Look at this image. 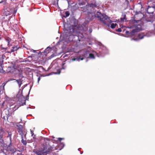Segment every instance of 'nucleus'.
<instances>
[{
	"label": "nucleus",
	"instance_id": "603ef678",
	"mask_svg": "<svg viewBox=\"0 0 155 155\" xmlns=\"http://www.w3.org/2000/svg\"><path fill=\"white\" fill-rule=\"evenodd\" d=\"M35 51H35V50H33V52H35Z\"/></svg>",
	"mask_w": 155,
	"mask_h": 155
},
{
	"label": "nucleus",
	"instance_id": "49530a36",
	"mask_svg": "<svg viewBox=\"0 0 155 155\" xmlns=\"http://www.w3.org/2000/svg\"><path fill=\"white\" fill-rule=\"evenodd\" d=\"M80 5H83V4L82 3H81L80 4H79Z\"/></svg>",
	"mask_w": 155,
	"mask_h": 155
},
{
	"label": "nucleus",
	"instance_id": "c85d7f7f",
	"mask_svg": "<svg viewBox=\"0 0 155 155\" xmlns=\"http://www.w3.org/2000/svg\"><path fill=\"white\" fill-rule=\"evenodd\" d=\"M32 85L30 86V89L29 92H28V94L26 96V100H28V99L29 95V94H30V92L31 90L32 87Z\"/></svg>",
	"mask_w": 155,
	"mask_h": 155
},
{
	"label": "nucleus",
	"instance_id": "864d4df0",
	"mask_svg": "<svg viewBox=\"0 0 155 155\" xmlns=\"http://www.w3.org/2000/svg\"><path fill=\"white\" fill-rule=\"evenodd\" d=\"M4 103V102L2 103V105H3H3Z\"/></svg>",
	"mask_w": 155,
	"mask_h": 155
},
{
	"label": "nucleus",
	"instance_id": "a878e982",
	"mask_svg": "<svg viewBox=\"0 0 155 155\" xmlns=\"http://www.w3.org/2000/svg\"><path fill=\"white\" fill-rule=\"evenodd\" d=\"M110 27L111 28L113 29L117 26V24L116 23H111L110 25Z\"/></svg>",
	"mask_w": 155,
	"mask_h": 155
},
{
	"label": "nucleus",
	"instance_id": "37998d69",
	"mask_svg": "<svg viewBox=\"0 0 155 155\" xmlns=\"http://www.w3.org/2000/svg\"><path fill=\"white\" fill-rule=\"evenodd\" d=\"M35 137V135H33V137H32L33 139H36Z\"/></svg>",
	"mask_w": 155,
	"mask_h": 155
},
{
	"label": "nucleus",
	"instance_id": "f03ea898",
	"mask_svg": "<svg viewBox=\"0 0 155 155\" xmlns=\"http://www.w3.org/2000/svg\"><path fill=\"white\" fill-rule=\"evenodd\" d=\"M143 23L140 20H135L132 19L129 22V25L128 28H133L131 30L128 31L124 29L122 31L125 34V36L126 37H131L136 36L137 33L143 30L142 26Z\"/></svg>",
	"mask_w": 155,
	"mask_h": 155
},
{
	"label": "nucleus",
	"instance_id": "f3484780",
	"mask_svg": "<svg viewBox=\"0 0 155 155\" xmlns=\"http://www.w3.org/2000/svg\"><path fill=\"white\" fill-rule=\"evenodd\" d=\"M14 104H12L11 105H10V104L9 105V106L10 107V108H12V110L13 111H15L19 107L18 105H15L14 106Z\"/></svg>",
	"mask_w": 155,
	"mask_h": 155
},
{
	"label": "nucleus",
	"instance_id": "72a5a7b5",
	"mask_svg": "<svg viewBox=\"0 0 155 155\" xmlns=\"http://www.w3.org/2000/svg\"><path fill=\"white\" fill-rule=\"evenodd\" d=\"M44 76H42V75H41L40 76H39V77L38 78V84H39V81L40 80V79H41V77H44Z\"/></svg>",
	"mask_w": 155,
	"mask_h": 155
},
{
	"label": "nucleus",
	"instance_id": "412c9836",
	"mask_svg": "<svg viewBox=\"0 0 155 155\" xmlns=\"http://www.w3.org/2000/svg\"><path fill=\"white\" fill-rule=\"evenodd\" d=\"M121 28H119L117 29H116V31L118 32H121L122 31V29H123V28L124 27V26L123 25H121Z\"/></svg>",
	"mask_w": 155,
	"mask_h": 155
},
{
	"label": "nucleus",
	"instance_id": "4c0bfd02",
	"mask_svg": "<svg viewBox=\"0 0 155 155\" xmlns=\"http://www.w3.org/2000/svg\"><path fill=\"white\" fill-rule=\"evenodd\" d=\"M64 138H58V140H59V141L61 142V141L63 139H64Z\"/></svg>",
	"mask_w": 155,
	"mask_h": 155
},
{
	"label": "nucleus",
	"instance_id": "393cba45",
	"mask_svg": "<svg viewBox=\"0 0 155 155\" xmlns=\"http://www.w3.org/2000/svg\"><path fill=\"white\" fill-rule=\"evenodd\" d=\"M125 4L127 5V7H130V5L129 1L128 0H125Z\"/></svg>",
	"mask_w": 155,
	"mask_h": 155
},
{
	"label": "nucleus",
	"instance_id": "1a4fd4ad",
	"mask_svg": "<svg viewBox=\"0 0 155 155\" xmlns=\"http://www.w3.org/2000/svg\"><path fill=\"white\" fill-rule=\"evenodd\" d=\"M97 5L96 4L95 2L94 1L93 3H89L87 2V5L84 7V10L87 11L88 9L89 10V11H91L92 12V9L96 7Z\"/></svg>",
	"mask_w": 155,
	"mask_h": 155
},
{
	"label": "nucleus",
	"instance_id": "c9c22d12",
	"mask_svg": "<svg viewBox=\"0 0 155 155\" xmlns=\"http://www.w3.org/2000/svg\"><path fill=\"white\" fill-rule=\"evenodd\" d=\"M31 131V137H33V135H35L34 133V131L32 130L31 129L30 130Z\"/></svg>",
	"mask_w": 155,
	"mask_h": 155
},
{
	"label": "nucleus",
	"instance_id": "a18cd8bd",
	"mask_svg": "<svg viewBox=\"0 0 155 155\" xmlns=\"http://www.w3.org/2000/svg\"><path fill=\"white\" fill-rule=\"evenodd\" d=\"M48 48L49 49H51V48H50L49 47H47V48L45 50H47V49H48Z\"/></svg>",
	"mask_w": 155,
	"mask_h": 155
},
{
	"label": "nucleus",
	"instance_id": "39448f33",
	"mask_svg": "<svg viewBox=\"0 0 155 155\" xmlns=\"http://www.w3.org/2000/svg\"><path fill=\"white\" fill-rule=\"evenodd\" d=\"M8 135L7 137L9 138L10 142L9 144L7 145V149L8 151H10L12 154H14L17 150V149L14 146L12 143V133L11 131L7 132Z\"/></svg>",
	"mask_w": 155,
	"mask_h": 155
},
{
	"label": "nucleus",
	"instance_id": "f8f14e48",
	"mask_svg": "<svg viewBox=\"0 0 155 155\" xmlns=\"http://www.w3.org/2000/svg\"><path fill=\"white\" fill-rule=\"evenodd\" d=\"M18 101L19 102V104L20 105V106L24 105L26 104V100L25 98L21 97L18 98Z\"/></svg>",
	"mask_w": 155,
	"mask_h": 155
},
{
	"label": "nucleus",
	"instance_id": "bb28decb",
	"mask_svg": "<svg viewBox=\"0 0 155 155\" xmlns=\"http://www.w3.org/2000/svg\"><path fill=\"white\" fill-rule=\"evenodd\" d=\"M11 39L10 38H9L8 39H6V41L8 42V47H10L11 46V45H10V42L11 41Z\"/></svg>",
	"mask_w": 155,
	"mask_h": 155
},
{
	"label": "nucleus",
	"instance_id": "a19ab883",
	"mask_svg": "<svg viewBox=\"0 0 155 155\" xmlns=\"http://www.w3.org/2000/svg\"><path fill=\"white\" fill-rule=\"evenodd\" d=\"M44 139H45V140L48 141L49 140V139L48 138H45Z\"/></svg>",
	"mask_w": 155,
	"mask_h": 155
},
{
	"label": "nucleus",
	"instance_id": "9b49d317",
	"mask_svg": "<svg viewBox=\"0 0 155 155\" xmlns=\"http://www.w3.org/2000/svg\"><path fill=\"white\" fill-rule=\"evenodd\" d=\"M16 126L18 127V132L19 133L21 136H23V126L22 125L19 124V123H17L15 124Z\"/></svg>",
	"mask_w": 155,
	"mask_h": 155
},
{
	"label": "nucleus",
	"instance_id": "9d476101",
	"mask_svg": "<svg viewBox=\"0 0 155 155\" xmlns=\"http://www.w3.org/2000/svg\"><path fill=\"white\" fill-rule=\"evenodd\" d=\"M151 35V34L149 32L147 33L146 34H145L143 33H141L138 34V38H131V40H134L135 41H137L139 39H143L144 37H150Z\"/></svg>",
	"mask_w": 155,
	"mask_h": 155
},
{
	"label": "nucleus",
	"instance_id": "5701e85b",
	"mask_svg": "<svg viewBox=\"0 0 155 155\" xmlns=\"http://www.w3.org/2000/svg\"><path fill=\"white\" fill-rule=\"evenodd\" d=\"M10 110H11V108H9V109L8 110V114L7 115H6V119H7V120H8V117L11 115V113H9Z\"/></svg>",
	"mask_w": 155,
	"mask_h": 155
},
{
	"label": "nucleus",
	"instance_id": "e433bc0d",
	"mask_svg": "<svg viewBox=\"0 0 155 155\" xmlns=\"http://www.w3.org/2000/svg\"><path fill=\"white\" fill-rule=\"evenodd\" d=\"M2 119L4 120V121L5 120H7L6 118V116H3V117H2Z\"/></svg>",
	"mask_w": 155,
	"mask_h": 155
},
{
	"label": "nucleus",
	"instance_id": "69168bd1",
	"mask_svg": "<svg viewBox=\"0 0 155 155\" xmlns=\"http://www.w3.org/2000/svg\"><path fill=\"white\" fill-rule=\"evenodd\" d=\"M85 0L87 2V0Z\"/></svg>",
	"mask_w": 155,
	"mask_h": 155
},
{
	"label": "nucleus",
	"instance_id": "b1692460",
	"mask_svg": "<svg viewBox=\"0 0 155 155\" xmlns=\"http://www.w3.org/2000/svg\"><path fill=\"white\" fill-rule=\"evenodd\" d=\"M21 138H22V140H21V143L23 144L25 146L27 144V142L26 140H24L23 139V136L22 137L21 136Z\"/></svg>",
	"mask_w": 155,
	"mask_h": 155
},
{
	"label": "nucleus",
	"instance_id": "0e129e2a",
	"mask_svg": "<svg viewBox=\"0 0 155 155\" xmlns=\"http://www.w3.org/2000/svg\"><path fill=\"white\" fill-rule=\"evenodd\" d=\"M22 121V120L21 119V121Z\"/></svg>",
	"mask_w": 155,
	"mask_h": 155
},
{
	"label": "nucleus",
	"instance_id": "bf43d9fd",
	"mask_svg": "<svg viewBox=\"0 0 155 155\" xmlns=\"http://www.w3.org/2000/svg\"><path fill=\"white\" fill-rule=\"evenodd\" d=\"M132 0H130V1L131 2L132 1Z\"/></svg>",
	"mask_w": 155,
	"mask_h": 155
},
{
	"label": "nucleus",
	"instance_id": "c03bdc74",
	"mask_svg": "<svg viewBox=\"0 0 155 155\" xmlns=\"http://www.w3.org/2000/svg\"><path fill=\"white\" fill-rule=\"evenodd\" d=\"M4 14L5 15H6V16H7L9 15V14H7V13H5V12Z\"/></svg>",
	"mask_w": 155,
	"mask_h": 155
},
{
	"label": "nucleus",
	"instance_id": "20e7f679",
	"mask_svg": "<svg viewBox=\"0 0 155 155\" xmlns=\"http://www.w3.org/2000/svg\"><path fill=\"white\" fill-rule=\"evenodd\" d=\"M53 148L49 144L44 143L39 150H34L33 152L37 155H47L52 150Z\"/></svg>",
	"mask_w": 155,
	"mask_h": 155
},
{
	"label": "nucleus",
	"instance_id": "dca6fc26",
	"mask_svg": "<svg viewBox=\"0 0 155 155\" xmlns=\"http://www.w3.org/2000/svg\"><path fill=\"white\" fill-rule=\"evenodd\" d=\"M14 80H15L18 84L19 87H21V86L22 84V80L21 79H13Z\"/></svg>",
	"mask_w": 155,
	"mask_h": 155
},
{
	"label": "nucleus",
	"instance_id": "4d7b16f0",
	"mask_svg": "<svg viewBox=\"0 0 155 155\" xmlns=\"http://www.w3.org/2000/svg\"><path fill=\"white\" fill-rule=\"evenodd\" d=\"M80 149V148H78V150H79V149Z\"/></svg>",
	"mask_w": 155,
	"mask_h": 155
},
{
	"label": "nucleus",
	"instance_id": "7c9ffc66",
	"mask_svg": "<svg viewBox=\"0 0 155 155\" xmlns=\"http://www.w3.org/2000/svg\"><path fill=\"white\" fill-rule=\"evenodd\" d=\"M59 146L61 147V149H62L65 146V144L64 143L60 142Z\"/></svg>",
	"mask_w": 155,
	"mask_h": 155
},
{
	"label": "nucleus",
	"instance_id": "79ce46f5",
	"mask_svg": "<svg viewBox=\"0 0 155 155\" xmlns=\"http://www.w3.org/2000/svg\"><path fill=\"white\" fill-rule=\"evenodd\" d=\"M113 21L109 19V22L110 23H111Z\"/></svg>",
	"mask_w": 155,
	"mask_h": 155
},
{
	"label": "nucleus",
	"instance_id": "ea45409f",
	"mask_svg": "<svg viewBox=\"0 0 155 155\" xmlns=\"http://www.w3.org/2000/svg\"><path fill=\"white\" fill-rule=\"evenodd\" d=\"M54 54H52L51 56H50V58H52L53 57H54Z\"/></svg>",
	"mask_w": 155,
	"mask_h": 155
},
{
	"label": "nucleus",
	"instance_id": "de8ad7c7",
	"mask_svg": "<svg viewBox=\"0 0 155 155\" xmlns=\"http://www.w3.org/2000/svg\"><path fill=\"white\" fill-rule=\"evenodd\" d=\"M27 109H28V108H31V107H27Z\"/></svg>",
	"mask_w": 155,
	"mask_h": 155
},
{
	"label": "nucleus",
	"instance_id": "8fccbe9b",
	"mask_svg": "<svg viewBox=\"0 0 155 155\" xmlns=\"http://www.w3.org/2000/svg\"><path fill=\"white\" fill-rule=\"evenodd\" d=\"M65 64V63H63L62 64V66H63Z\"/></svg>",
	"mask_w": 155,
	"mask_h": 155
},
{
	"label": "nucleus",
	"instance_id": "aec40b11",
	"mask_svg": "<svg viewBox=\"0 0 155 155\" xmlns=\"http://www.w3.org/2000/svg\"><path fill=\"white\" fill-rule=\"evenodd\" d=\"M18 71L19 72V73L18 74V76L20 78H21L24 77L23 76V73H22V71L21 70H18Z\"/></svg>",
	"mask_w": 155,
	"mask_h": 155
},
{
	"label": "nucleus",
	"instance_id": "ddd939ff",
	"mask_svg": "<svg viewBox=\"0 0 155 155\" xmlns=\"http://www.w3.org/2000/svg\"><path fill=\"white\" fill-rule=\"evenodd\" d=\"M4 132L3 129L2 128L0 129V145H2L4 143V140L3 138V135L1 134L2 133Z\"/></svg>",
	"mask_w": 155,
	"mask_h": 155
},
{
	"label": "nucleus",
	"instance_id": "4468645a",
	"mask_svg": "<svg viewBox=\"0 0 155 155\" xmlns=\"http://www.w3.org/2000/svg\"><path fill=\"white\" fill-rule=\"evenodd\" d=\"M15 66H9L8 67L6 71L8 73H12L15 71Z\"/></svg>",
	"mask_w": 155,
	"mask_h": 155
},
{
	"label": "nucleus",
	"instance_id": "e2e57ef3",
	"mask_svg": "<svg viewBox=\"0 0 155 155\" xmlns=\"http://www.w3.org/2000/svg\"><path fill=\"white\" fill-rule=\"evenodd\" d=\"M16 11H15V13H16Z\"/></svg>",
	"mask_w": 155,
	"mask_h": 155
},
{
	"label": "nucleus",
	"instance_id": "423d86ee",
	"mask_svg": "<svg viewBox=\"0 0 155 155\" xmlns=\"http://www.w3.org/2000/svg\"><path fill=\"white\" fill-rule=\"evenodd\" d=\"M97 18L98 19L102 21L104 24L106 25L108 27H110V24H107L104 21L105 20L109 18L108 16L106 15L102 14L99 12H97Z\"/></svg>",
	"mask_w": 155,
	"mask_h": 155
},
{
	"label": "nucleus",
	"instance_id": "5fc2aeb1",
	"mask_svg": "<svg viewBox=\"0 0 155 155\" xmlns=\"http://www.w3.org/2000/svg\"><path fill=\"white\" fill-rule=\"evenodd\" d=\"M83 153V152H81V154H82V153Z\"/></svg>",
	"mask_w": 155,
	"mask_h": 155
},
{
	"label": "nucleus",
	"instance_id": "0eeeda50",
	"mask_svg": "<svg viewBox=\"0 0 155 155\" xmlns=\"http://www.w3.org/2000/svg\"><path fill=\"white\" fill-rule=\"evenodd\" d=\"M90 52V51L86 50L84 52L82 56H80L75 58H72L70 60L72 61H79L80 60H83L85 58H88Z\"/></svg>",
	"mask_w": 155,
	"mask_h": 155
},
{
	"label": "nucleus",
	"instance_id": "7ed1b4c3",
	"mask_svg": "<svg viewBox=\"0 0 155 155\" xmlns=\"http://www.w3.org/2000/svg\"><path fill=\"white\" fill-rule=\"evenodd\" d=\"M84 12L87 13V16L85 18V21L81 25L82 29L84 31L87 30V24L89 22L92 21L95 18L97 17L95 13L89 9L84 10Z\"/></svg>",
	"mask_w": 155,
	"mask_h": 155
},
{
	"label": "nucleus",
	"instance_id": "f257e3e1",
	"mask_svg": "<svg viewBox=\"0 0 155 155\" xmlns=\"http://www.w3.org/2000/svg\"><path fill=\"white\" fill-rule=\"evenodd\" d=\"M64 33L63 35L65 40L67 42L72 41L74 44L77 47L80 42L84 39L83 35L81 33H78L72 25L64 24Z\"/></svg>",
	"mask_w": 155,
	"mask_h": 155
},
{
	"label": "nucleus",
	"instance_id": "09e8293b",
	"mask_svg": "<svg viewBox=\"0 0 155 155\" xmlns=\"http://www.w3.org/2000/svg\"><path fill=\"white\" fill-rule=\"evenodd\" d=\"M3 49L6 50L7 49V48H3Z\"/></svg>",
	"mask_w": 155,
	"mask_h": 155
},
{
	"label": "nucleus",
	"instance_id": "2f4dec72",
	"mask_svg": "<svg viewBox=\"0 0 155 155\" xmlns=\"http://www.w3.org/2000/svg\"><path fill=\"white\" fill-rule=\"evenodd\" d=\"M7 0H2L0 2V3H3L4 5H5L6 3Z\"/></svg>",
	"mask_w": 155,
	"mask_h": 155
},
{
	"label": "nucleus",
	"instance_id": "680f3d73",
	"mask_svg": "<svg viewBox=\"0 0 155 155\" xmlns=\"http://www.w3.org/2000/svg\"><path fill=\"white\" fill-rule=\"evenodd\" d=\"M57 5H58V2H57Z\"/></svg>",
	"mask_w": 155,
	"mask_h": 155
},
{
	"label": "nucleus",
	"instance_id": "13d9d810",
	"mask_svg": "<svg viewBox=\"0 0 155 155\" xmlns=\"http://www.w3.org/2000/svg\"><path fill=\"white\" fill-rule=\"evenodd\" d=\"M67 0V1H68V3H69V2H68V0Z\"/></svg>",
	"mask_w": 155,
	"mask_h": 155
},
{
	"label": "nucleus",
	"instance_id": "052dcab7",
	"mask_svg": "<svg viewBox=\"0 0 155 155\" xmlns=\"http://www.w3.org/2000/svg\"><path fill=\"white\" fill-rule=\"evenodd\" d=\"M87 60H86V62H87Z\"/></svg>",
	"mask_w": 155,
	"mask_h": 155
},
{
	"label": "nucleus",
	"instance_id": "58836bf2",
	"mask_svg": "<svg viewBox=\"0 0 155 155\" xmlns=\"http://www.w3.org/2000/svg\"><path fill=\"white\" fill-rule=\"evenodd\" d=\"M153 26L154 28V33L155 34V23L153 24Z\"/></svg>",
	"mask_w": 155,
	"mask_h": 155
},
{
	"label": "nucleus",
	"instance_id": "f704fd0d",
	"mask_svg": "<svg viewBox=\"0 0 155 155\" xmlns=\"http://www.w3.org/2000/svg\"><path fill=\"white\" fill-rule=\"evenodd\" d=\"M57 71H58V72H56L55 73V74H59L60 73H61V69H58L57 70Z\"/></svg>",
	"mask_w": 155,
	"mask_h": 155
},
{
	"label": "nucleus",
	"instance_id": "6ab92c4d",
	"mask_svg": "<svg viewBox=\"0 0 155 155\" xmlns=\"http://www.w3.org/2000/svg\"><path fill=\"white\" fill-rule=\"evenodd\" d=\"M18 48V47L17 46H15L14 47H13L12 48V49L10 51V52H13L15 51H17Z\"/></svg>",
	"mask_w": 155,
	"mask_h": 155
},
{
	"label": "nucleus",
	"instance_id": "6e6d98bb",
	"mask_svg": "<svg viewBox=\"0 0 155 155\" xmlns=\"http://www.w3.org/2000/svg\"><path fill=\"white\" fill-rule=\"evenodd\" d=\"M89 45H91V44L90 43H89Z\"/></svg>",
	"mask_w": 155,
	"mask_h": 155
},
{
	"label": "nucleus",
	"instance_id": "3c124183",
	"mask_svg": "<svg viewBox=\"0 0 155 155\" xmlns=\"http://www.w3.org/2000/svg\"><path fill=\"white\" fill-rule=\"evenodd\" d=\"M67 54H65V55H64V57H65L66 56H67Z\"/></svg>",
	"mask_w": 155,
	"mask_h": 155
},
{
	"label": "nucleus",
	"instance_id": "a211bd4d",
	"mask_svg": "<svg viewBox=\"0 0 155 155\" xmlns=\"http://www.w3.org/2000/svg\"><path fill=\"white\" fill-rule=\"evenodd\" d=\"M127 19L126 18V15L125 14H123L122 15V17L120 18V20L121 22L126 21Z\"/></svg>",
	"mask_w": 155,
	"mask_h": 155
},
{
	"label": "nucleus",
	"instance_id": "473e14b6",
	"mask_svg": "<svg viewBox=\"0 0 155 155\" xmlns=\"http://www.w3.org/2000/svg\"><path fill=\"white\" fill-rule=\"evenodd\" d=\"M81 28H82L81 27ZM82 29L83 31H84L83 30V29H82ZM88 30H86L87 31ZM88 31L89 32V33H91L92 32V29L91 28H89V30H88Z\"/></svg>",
	"mask_w": 155,
	"mask_h": 155
},
{
	"label": "nucleus",
	"instance_id": "cd10ccee",
	"mask_svg": "<svg viewBox=\"0 0 155 155\" xmlns=\"http://www.w3.org/2000/svg\"><path fill=\"white\" fill-rule=\"evenodd\" d=\"M65 15H64L63 17L65 18H66L69 15L70 13L68 11H66L65 12Z\"/></svg>",
	"mask_w": 155,
	"mask_h": 155
},
{
	"label": "nucleus",
	"instance_id": "2eb2a0df",
	"mask_svg": "<svg viewBox=\"0 0 155 155\" xmlns=\"http://www.w3.org/2000/svg\"><path fill=\"white\" fill-rule=\"evenodd\" d=\"M154 20L150 17H149L146 18L145 22L146 23L149 22V24H151L153 22Z\"/></svg>",
	"mask_w": 155,
	"mask_h": 155
},
{
	"label": "nucleus",
	"instance_id": "6e6552de",
	"mask_svg": "<svg viewBox=\"0 0 155 155\" xmlns=\"http://www.w3.org/2000/svg\"><path fill=\"white\" fill-rule=\"evenodd\" d=\"M108 50L105 48L103 47V49H100L98 53L95 52L96 55L98 57H103L104 55L108 53Z\"/></svg>",
	"mask_w": 155,
	"mask_h": 155
},
{
	"label": "nucleus",
	"instance_id": "4be33fe9",
	"mask_svg": "<svg viewBox=\"0 0 155 155\" xmlns=\"http://www.w3.org/2000/svg\"><path fill=\"white\" fill-rule=\"evenodd\" d=\"M89 58H90L91 59H94L95 58V57L94 56V54H93L91 53V52L90 53V54H89Z\"/></svg>",
	"mask_w": 155,
	"mask_h": 155
},
{
	"label": "nucleus",
	"instance_id": "c756f323",
	"mask_svg": "<svg viewBox=\"0 0 155 155\" xmlns=\"http://www.w3.org/2000/svg\"><path fill=\"white\" fill-rule=\"evenodd\" d=\"M2 65L1 64H0L1 67H0V73H3L5 72V71H4L3 69Z\"/></svg>",
	"mask_w": 155,
	"mask_h": 155
}]
</instances>
